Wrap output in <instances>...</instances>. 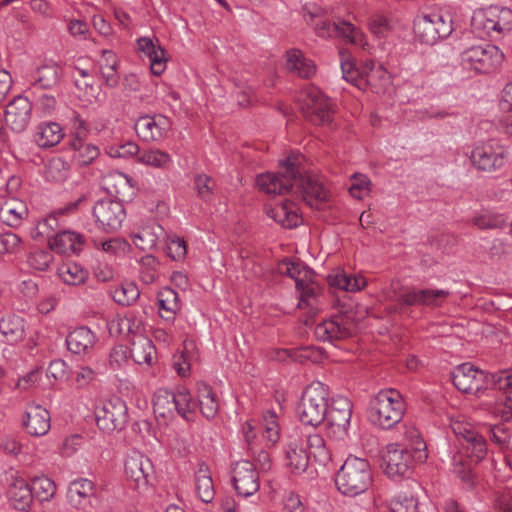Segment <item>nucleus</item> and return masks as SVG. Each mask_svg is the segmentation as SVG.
I'll list each match as a JSON object with an SVG mask.
<instances>
[{"label":"nucleus","instance_id":"obj_1","mask_svg":"<svg viewBox=\"0 0 512 512\" xmlns=\"http://www.w3.org/2000/svg\"><path fill=\"white\" fill-rule=\"evenodd\" d=\"M410 439L409 447L389 444L383 456L384 472L391 479L408 476L414 463H423L427 459L426 443L417 430L406 432Z\"/></svg>","mask_w":512,"mask_h":512},{"label":"nucleus","instance_id":"obj_2","mask_svg":"<svg viewBox=\"0 0 512 512\" xmlns=\"http://www.w3.org/2000/svg\"><path fill=\"white\" fill-rule=\"evenodd\" d=\"M342 78L361 91L385 93L391 84L389 72L379 63L366 60L360 67L352 60L341 61Z\"/></svg>","mask_w":512,"mask_h":512},{"label":"nucleus","instance_id":"obj_3","mask_svg":"<svg viewBox=\"0 0 512 512\" xmlns=\"http://www.w3.org/2000/svg\"><path fill=\"white\" fill-rule=\"evenodd\" d=\"M403 396L395 389H384L369 401L368 419L382 429H390L398 424L405 413Z\"/></svg>","mask_w":512,"mask_h":512},{"label":"nucleus","instance_id":"obj_4","mask_svg":"<svg viewBox=\"0 0 512 512\" xmlns=\"http://www.w3.org/2000/svg\"><path fill=\"white\" fill-rule=\"evenodd\" d=\"M373 481L369 462L350 455L344 461L336 475V486L340 493L354 497L367 491Z\"/></svg>","mask_w":512,"mask_h":512},{"label":"nucleus","instance_id":"obj_5","mask_svg":"<svg viewBox=\"0 0 512 512\" xmlns=\"http://www.w3.org/2000/svg\"><path fill=\"white\" fill-rule=\"evenodd\" d=\"M471 26L480 38L504 35L512 31V10L497 5L477 10L472 16Z\"/></svg>","mask_w":512,"mask_h":512},{"label":"nucleus","instance_id":"obj_6","mask_svg":"<svg viewBox=\"0 0 512 512\" xmlns=\"http://www.w3.org/2000/svg\"><path fill=\"white\" fill-rule=\"evenodd\" d=\"M328 396V387L322 382L314 381L308 385L296 408L300 421L310 426H317L324 422Z\"/></svg>","mask_w":512,"mask_h":512},{"label":"nucleus","instance_id":"obj_7","mask_svg":"<svg viewBox=\"0 0 512 512\" xmlns=\"http://www.w3.org/2000/svg\"><path fill=\"white\" fill-rule=\"evenodd\" d=\"M453 30L452 15L446 10L421 14L414 20L416 38L427 45H433L442 39L448 38Z\"/></svg>","mask_w":512,"mask_h":512},{"label":"nucleus","instance_id":"obj_8","mask_svg":"<svg viewBox=\"0 0 512 512\" xmlns=\"http://www.w3.org/2000/svg\"><path fill=\"white\" fill-rule=\"evenodd\" d=\"M460 59L466 69L478 73H490L502 64L504 53L495 45L479 44L464 49Z\"/></svg>","mask_w":512,"mask_h":512},{"label":"nucleus","instance_id":"obj_9","mask_svg":"<svg viewBox=\"0 0 512 512\" xmlns=\"http://www.w3.org/2000/svg\"><path fill=\"white\" fill-rule=\"evenodd\" d=\"M509 159V149L496 140L475 145L470 154L472 165L483 172L498 171L507 164Z\"/></svg>","mask_w":512,"mask_h":512},{"label":"nucleus","instance_id":"obj_10","mask_svg":"<svg viewBox=\"0 0 512 512\" xmlns=\"http://www.w3.org/2000/svg\"><path fill=\"white\" fill-rule=\"evenodd\" d=\"M450 427L471 460L479 462L485 459L488 453L486 440L472 424L461 416L450 417Z\"/></svg>","mask_w":512,"mask_h":512},{"label":"nucleus","instance_id":"obj_11","mask_svg":"<svg viewBox=\"0 0 512 512\" xmlns=\"http://www.w3.org/2000/svg\"><path fill=\"white\" fill-rule=\"evenodd\" d=\"M281 175L266 172L256 179L259 190L269 195H281L287 193L293 186L295 175L299 173L297 161L294 157H287L280 161Z\"/></svg>","mask_w":512,"mask_h":512},{"label":"nucleus","instance_id":"obj_12","mask_svg":"<svg viewBox=\"0 0 512 512\" xmlns=\"http://www.w3.org/2000/svg\"><path fill=\"white\" fill-rule=\"evenodd\" d=\"M153 474L151 460L139 451H132L124 460V475L131 489L138 494H145L150 487V477Z\"/></svg>","mask_w":512,"mask_h":512},{"label":"nucleus","instance_id":"obj_13","mask_svg":"<svg viewBox=\"0 0 512 512\" xmlns=\"http://www.w3.org/2000/svg\"><path fill=\"white\" fill-rule=\"evenodd\" d=\"M451 378L454 386L463 393L479 396L491 388L492 374H488L470 363H463L455 367L451 372Z\"/></svg>","mask_w":512,"mask_h":512},{"label":"nucleus","instance_id":"obj_14","mask_svg":"<svg viewBox=\"0 0 512 512\" xmlns=\"http://www.w3.org/2000/svg\"><path fill=\"white\" fill-rule=\"evenodd\" d=\"M278 271L295 281L296 288L300 292L299 305H310V299L314 297L317 288L313 281L314 271L298 260H283L278 264Z\"/></svg>","mask_w":512,"mask_h":512},{"label":"nucleus","instance_id":"obj_15","mask_svg":"<svg viewBox=\"0 0 512 512\" xmlns=\"http://www.w3.org/2000/svg\"><path fill=\"white\" fill-rule=\"evenodd\" d=\"M352 417V403L344 396H336L327 406L325 423L327 432L335 439H343L348 435Z\"/></svg>","mask_w":512,"mask_h":512},{"label":"nucleus","instance_id":"obj_16","mask_svg":"<svg viewBox=\"0 0 512 512\" xmlns=\"http://www.w3.org/2000/svg\"><path fill=\"white\" fill-rule=\"evenodd\" d=\"M302 108L309 120L317 125H328L333 119V103L318 88L308 87L301 95Z\"/></svg>","mask_w":512,"mask_h":512},{"label":"nucleus","instance_id":"obj_17","mask_svg":"<svg viewBox=\"0 0 512 512\" xmlns=\"http://www.w3.org/2000/svg\"><path fill=\"white\" fill-rule=\"evenodd\" d=\"M135 49L140 58L148 60L153 75L160 76L165 72L169 54L157 37H138L135 41Z\"/></svg>","mask_w":512,"mask_h":512},{"label":"nucleus","instance_id":"obj_18","mask_svg":"<svg viewBox=\"0 0 512 512\" xmlns=\"http://www.w3.org/2000/svg\"><path fill=\"white\" fill-rule=\"evenodd\" d=\"M134 129L144 142H161L171 130V121L162 114L142 115L136 119Z\"/></svg>","mask_w":512,"mask_h":512},{"label":"nucleus","instance_id":"obj_19","mask_svg":"<svg viewBox=\"0 0 512 512\" xmlns=\"http://www.w3.org/2000/svg\"><path fill=\"white\" fill-rule=\"evenodd\" d=\"M95 420L99 429L105 432L120 430L127 421V406L120 399L106 401L95 411Z\"/></svg>","mask_w":512,"mask_h":512},{"label":"nucleus","instance_id":"obj_20","mask_svg":"<svg viewBox=\"0 0 512 512\" xmlns=\"http://www.w3.org/2000/svg\"><path fill=\"white\" fill-rule=\"evenodd\" d=\"M293 182L301 192L303 200L312 208H319L329 198V191L323 179L316 174L305 173L302 175L299 172L295 175Z\"/></svg>","mask_w":512,"mask_h":512},{"label":"nucleus","instance_id":"obj_21","mask_svg":"<svg viewBox=\"0 0 512 512\" xmlns=\"http://www.w3.org/2000/svg\"><path fill=\"white\" fill-rule=\"evenodd\" d=\"M93 217L100 228L111 232L121 227L126 217V212L122 202L104 199L96 202L94 205Z\"/></svg>","mask_w":512,"mask_h":512},{"label":"nucleus","instance_id":"obj_22","mask_svg":"<svg viewBox=\"0 0 512 512\" xmlns=\"http://www.w3.org/2000/svg\"><path fill=\"white\" fill-rule=\"evenodd\" d=\"M33 103L25 95H18L8 103L5 110V123L15 133H21L29 126L32 114Z\"/></svg>","mask_w":512,"mask_h":512},{"label":"nucleus","instance_id":"obj_23","mask_svg":"<svg viewBox=\"0 0 512 512\" xmlns=\"http://www.w3.org/2000/svg\"><path fill=\"white\" fill-rule=\"evenodd\" d=\"M232 481L239 496L250 497L260 488L258 472L254 464L248 460H240L235 463Z\"/></svg>","mask_w":512,"mask_h":512},{"label":"nucleus","instance_id":"obj_24","mask_svg":"<svg viewBox=\"0 0 512 512\" xmlns=\"http://www.w3.org/2000/svg\"><path fill=\"white\" fill-rule=\"evenodd\" d=\"M491 388L504 391V396L495 405L494 412L502 420L512 418V368L492 373Z\"/></svg>","mask_w":512,"mask_h":512},{"label":"nucleus","instance_id":"obj_25","mask_svg":"<svg viewBox=\"0 0 512 512\" xmlns=\"http://www.w3.org/2000/svg\"><path fill=\"white\" fill-rule=\"evenodd\" d=\"M450 295L448 290L444 289H407L399 298L402 304L408 306H431L438 307L442 305L445 299Z\"/></svg>","mask_w":512,"mask_h":512},{"label":"nucleus","instance_id":"obj_26","mask_svg":"<svg viewBox=\"0 0 512 512\" xmlns=\"http://www.w3.org/2000/svg\"><path fill=\"white\" fill-rule=\"evenodd\" d=\"M23 427L33 437L46 435L51 428V417L47 409L41 405H28L24 418Z\"/></svg>","mask_w":512,"mask_h":512},{"label":"nucleus","instance_id":"obj_27","mask_svg":"<svg viewBox=\"0 0 512 512\" xmlns=\"http://www.w3.org/2000/svg\"><path fill=\"white\" fill-rule=\"evenodd\" d=\"M0 447L9 455L19 457L26 466H34L39 461L37 445L31 441H21L12 436L1 439Z\"/></svg>","mask_w":512,"mask_h":512},{"label":"nucleus","instance_id":"obj_28","mask_svg":"<svg viewBox=\"0 0 512 512\" xmlns=\"http://www.w3.org/2000/svg\"><path fill=\"white\" fill-rule=\"evenodd\" d=\"M7 499L15 510L29 511L33 504V493L29 482L20 476H12L7 488Z\"/></svg>","mask_w":512,"mask_h":512},{"label":"nucleus","instance_id":"obj_29","mask_svg":"<svg viewBox=\"0 0 512 512\" xmlns=\"http://www.w3.org/2000/svg\"><path fill=\"white\" fill-rule=\"evenodd\" d=\"M314 333L318 340L333 343L350 337L352 330L343 317L336 316L319 323Z\"/></svg>","mask_w":512,"mask_h":512},{"label":"nucleus","instance_id":"obj_30","mask_svg":"<svg viewBox=\"0 0 512 512\" xmlns=\"http://www.w3.org/2000/svg\"><path fill=\"white\" fill-rule=\"evenodd\" d=\"M98 338L96 334L86 326H80L72 330L66 337V345L70 352L78 355L90 354Z\"/></svg>","mask_w":512,"mask_h":512},{"label":"nucleus","instance_id":"obj_31","mask_svg":"<svg viewBox=\"0 0 512 512\" xmlns=\"http://www.w3.org/2000/svg\"><path fill=\"white\" fill-rule=\"evenodd\" d=\"M85 245L84 237L75 231L64 230L58 232L49 240L50 250L64 255L78 254Z\"/></svg>","mask_w":512,"mask_h":512},{"label":"nucleus","instance_id":"obj_32","mask_svg":"<svg viewBox=\"0 0 512 512\" xmlns=\"http://www.w3.org/2000/svg\"><path fill=\"white\" fill-rule=\"evenodd\" d=\"M27 216V204L19 198L9 197L0 203V220L7 226H20Z\"/></svg>","mask_w":512,"mask_h":512},{"label":"nucleus","instance_id":"obj_33","mask_svg":"<svg viewBox=\"0 0 512 512\" xmlns=\"http://www.w3.org/2000/svg\"><path fill=\"white\" fill-rule=\"evenodd\" d=\"M266 213L268 217L284 228L291 229L302 222V217L298 213L296 205L290 201H284L274 207L267 208Z\"/></svg>","mask_w":512,"mask_h":512},{"label":"nucleus","instance_id":"obj_34","mask_svg":"<svg viewBox=\"0 0 512 512\" xmlns=\"http://www.w3.org/2000/svg\"><path fill=\"white\" fill-rule=\"evenodd\" d=\"M130 356L138 365L151 366L156 359V348L147 336L137 335L130 348Z\"/></svg>","mask_w":512,"mask_h":512},{"label":"nucleus","instance_id":"obj_35","mask_svg":"<svg viewBox=\"0 0 512 512\" xmlns=\"http://www.w3.org/2000/svg\"><path fill=\"white\" fill-rule=\"evenodd\" d=\"M64 135L63 128L57 122H44L36 127L33 139L39 147L50 148L59 144Z\"/></svg>","mask_w":512,"mask_h":512},{"label":"nucleus","instance_id":"obj_36","mask_svg":"<svg viewBox=\"0 0 512 512\" xmlns=\"http://www.w3.org/2000/svg\"><path fill=\"white\" fill-rule=\"evenodd\" d=\"M118 65V57L112 50L104 49L101 51V58L97 63V71L109 87H115L119 82Z\"/></svg>","mask_w":512,"mask_h":512},{"label":"nucleus","instance_id":"obj_37","mask_svg":"<svg viewBox=\"0 0 512 512\" xmlns=\"http://www.w3.org/2000/svg\"><path fill=\"white\" fill-rule=\"evenodd\" d=\"M197 408L207 419H213L219 410V402L213 388L205 382L196 384Z\"/></svg>","mask_w":512,"mask_h":512},{"label":"nucleus","instance_id":"obj_38","mask_svg":"<svg viewBox=\"0 0 512 512\" xmlns=\"http://www.w3.org/2000/svg\"><path fill=\"white\" fill-rule=\"evenodd\" d=\"M329 284L347 292L361 291L367 285L366 278L361 274H348L343 270H335L328 276Z\"/></svg>","mask_w":512,"mask_h":512},{"label":"nucleus","instance_id":"obj_39","mask_svg":"<svg viewBox=\"0 0 512 512\" xmlns=\"http://www.w3.org/2000/svg\"><path fill=\"white\" fill-rule=\"evenodd\" d=\"M310 456L302 442L293 441L287 445L285 464L294 474H301L306 471L309 465Z\"/></svg>","mask_w":512,"mask_h":512},{"label":"nucleus","instance_id":"obj_40","mask_svg":"<svg viewBox=\"0 0 512 512\" xmlns=\"http://www.w3.org/2000/svg\"><path fill=\"white\" fill-rule=\"evenodd\" d=\"M159 316L167 323H173L180 310L179 295L171 288H163L157 294Z\"/></svg>","mask_w":512,"mask_h":512},{"label":"nucleus","instance_id":"obj_41","mask_svg":"<svg viewBox=\"0 0 512 512\" xmlns=\"http://www.w3.org/2000/svg\"><path fill=\"white\" fill-rule=\"evenodd\" d=\"M94 495V483L86 478L72 481L68 486L67 498L76 508H83Z\"/></svg>","mask_w":512,"mask_h":512},{"label":"nucleus","instance_id":"obj_42","mask_svg":"<svg viewBox=\"0 0 512 512\" xmlns=\"http://www.w3.org/2000/svg\"><path fill=\"white\" fill-rule=\"evenodd\" d=\"M195 492L197 497L206 504L215 498V487L208 466L200 464L194 474Z\"/></svg>","mask_w":512,"mask_h":512},{"label":"nucleus","instance_id":"obj_43","mask_svg":"<svg viewBox=\"0 0 512 512\" xmlns=\"http://www.w3.org/2000/svg\"><path fill=\"white\" fill-rule=\"evenodd\" d=\"M136 161L141 165L157 170H168L173 164L172 156L157 147L143 149Z\"/></svg>","mask_w":512,"mask_h":512},{"label":"nucleus","instance_id":"obj_44","mask_svg":"<svg viewBox=\"0 0 512 512\" xmlns=\"http://www.w3.org/2000/svg\"><path fill=\"white\" fill-rule=\"evenodd\" d=\"M286 68L302 78L315 74L316 67L312 60L306 58L298 49H291L286 54Z\"/></svg>","mask_w":512,"mask_h":512},{"label":"nucleus","instance_id":"obj_45","mask_svg":"<svg viewBox=\"0 0 512 512\" xmlns=\"http://www.w3.org/2000/svg\"><path fill=\"white\" fill-rule=\"evenodd\" d=\"M29 484L33 493V500L36 499L42 504L51 502L57 493L54 480L44 474L32 477Z\"/></svg>","mask_w":512,"mask_h":512},{"label":"nucleus","instance_id":"obj_46","mask_svg":"<svg viewBox=\"0 0 512 512\" xmlns=\"http://www.w3.org/2000/svg\"><path fill=\"white\" fill-rule=\"evenodd\" d=\"M0 333L8 342H17L25 335V319L11 313L0 319Z\"/></svg>","mask_w":512,"mask_h":512},{"label":"nucleus","instance_id":"obj_47","mask_svg":"<svg viewBox=\"0 0 512 512\" xmlns=\"http://www.w3.org/2000/svg\"><path fill=\"white\" fill-rule=\"evenodd\" d=\"M164 235V229L157 223L153 222L146 227H143L137 233L133 234V244L145 251L154 248L158 240Z\"/></svg>","mask_w":512,"mask_h":512},{"label":"nucleus","instance_id":"obj_48","mask_svg":"<svg viewBox=\"0 0 512 512\" xmlns=\"http://www.w3.org/2000/svg\"><path fill=\"white\" fill-rule=\"evenodd\" d=\"M62 76V67L55 62H49L36 70L34 83L41 88L49 89L55 87L60 82Z\"/></svg>","mask_w":512,"mask_h":512},{"label":"nucleus","instance_id":"obj_49","mask_svg":"<svg viewBox=\"0 0 512 512\" xmlns=\"http://www.w3.org/2000/svg\"><path fill=\"white\" fill-rule=\"evenodd\" d=\"M173 396L175 412L186 420H192L197 410V403L193 400L189 389L180 386L173 392Z\"/></svg>","mask_w":512,"mask_h":512},{"label":"nucleus","instance_id":"obj_50","mask_svg":"<svg viewBox=\"0 0 512 512\" xmlns=\"http://www.w3.org/2000/svg\"><path fill=\"white\" fill-rule=\"evenodd\" d=\"M173 392L160 388L153 397V411L155 417L163 420L170 419L175 414V404L173 402Z\"/></svg>","mask_w":512,"mask_h":512},{"label":"nucleus","instance_id":"obj_51","mask_svg":"<svg viewBox=\"0 0 512 512\" xmlns=\"http://www.w3.org/2000/svg\"><path fill=\"white\" fill-rule=\"evenodd\" d=\"M337 38L342 39L346 43L358 46L363 50L369 49V43L365 33L361 28L355 26L351 22L339 20Z\"/></svg>","mask_w":512,"mask_h":512},{"label":"nucleus","instance_id":"obj_52","mask_svg":"<svg viewBox=\"0 0 512 512\" xmlns=\"http://www.w3.org/2000/svg\"><path fill=\"white\" fill-rule=\"evenodd\" d=\"M58 277L67 285H81L88 278V271L80 264L68 261L57 268Z\"/></svg>","mask_w":512,"mask_h":512},{"label":"nucleus","instance_id":"obj_53","mask_svg":"<svg viewBox=\"0 0 512 512\" xmlns=\"http://www.w3.org/2000/svg\"><path fill=\"white\" fill-rule=\"evenodd\" d=\"M71 147L74 151V160L81 166L90 165L100 155L98 146L81 138H74L71 142Z\"/></svg>","mask_w":512,"mask_h":512},{"label":"nucleus","instance_id":"obj_54","mask_svg":"<svg viewBox=\"0 0 512 512\" xmlns=\"http://www.w3.org/2000/svg\"><path fill=\"white\" fill-rule=\"evenodd\" d=\"M306 445L309 449V456L313 457L316 462L326 465L331 460L330 450L320 434L313 433L307 435Z\"/></svg>","mask_w":512,"mask_h":512},{"label":"nucleus","instance_id":"obj_55","mask_svg":"<svg viewBox=\"0 0 512 512\" xmlns=\"http://www.w3.org/2000/svg\"><path fill=\"white\" fill-rule=\"evenodd\" d=\"M262 437L267 446L275 445L280 439V425L274 411L267 410L262 416Z\"/></svg>","mask_w":512,"mask_h":512},{"label":"nucleus","instance_id":"obj_56","mask_svg":"<svg viewBox=\"0 0 512 512\" xmlns=\"http://www.w3.org/2000/svg\"><path fill=\"white\" fill-rule=\"evenodd\" d=\"M114 301L122 306L132 305L140 296V290L134 282L125 281L111 290Z\"/></svg>","mask_w":512,"mask_h":512},{"label":"nucleus","instance_id":"obj_57","mask_svg":"<svg viewBox=\"0 0 512 512\" xmlns=\"http://www.w3.org/2000/svg\"><path fill=\"white\" fill-rule=\"evenodd\" d=\"M69 165L60 157L48 161L44 170V177L48 182L61 183L69 176Z\"/></svg>","mask_w":512,"mask_h":512},{"label":"nucleus","instance_id":"obj_58","mask_svg":"<svg viewBox=\"0 0 512 512\" xmlns=\"http://www.w3.org/2000/svg\"><path fill=\"white\" fill-rule=\"evenodd\" d=\"M102 184L109 194L119 195L128 187L129 178L122 172H110L103 177Z\"/></svg>","mask_w":512,"mask_h":512},{"label":"nucleus","instance_id":"obj_59","mask_svg":"<svg viewBox=\"0 0 512 512\" xmlns=\"http://www.w3.org/2000/svg\"><path fill=\"white\" fill-rule=\"evenodd\" d=\"M74 84L79 91V97L91 104L97 101L100 94V87L95 85L94 79H78L74 75Z\"/></svg>","mask_w":512,"mask_h":512},{"label":"nucleus","instance_id":"obj_60","mask_svg":"<svg viewBox=\"0 0 512 512\" xmlns=\"http://www.w3.org/2000/svg\"><path fill=\"white\" fill-rule=\"evenodd\" d=\"M54 261L53 254L49 249H37L32 251L27 258L29 267L36 271H46Z\"/></svg>","mask_w":512,"mask_h":512},{"label":"nucleus","instance_id":"obj_61","mask_svg":"<svg viewBox=\"0 0 512 512\" xmlns=\"http://www.w3.org/2000/svg\"><path fill=\"white\" fill-rule=\"evenodd\" d=\"M390 512H417V499L405 493L394 496L388 504Z\"/></svg>","mask_w":512,"mask_h":512},{"label":"nucleus","instance_id":"obj_62","mask_svg":"<svg viewBox=\"0 0 512 512\" xmlns=\"http://www.w3.org/2000/svg\"><path fill=\"white\" fill-rule=\"evenodd\" d=\"M158 261L152 255H146L140 260V277L145 284H151L157 279Z\"/></svg>","mask_w":512,"mask_h":512},{"label":"nucleus","instance_id":"obj_63","mask_svg":"<svg viewBox=\"0 0 512 512\" xmlns=\"http://www.w3.org/2000/svg\"><path fill=\"white\" fill-rule=\"evenodd\" d=\"M351 185L349 191L352 197L363 199L370 192L371 182L366 175L354 174L351 177Z\"/></svg>","mask_w":512,"mask_h":512},{"label":"nucleus","instance_id":"obj_64","mask_svg":"<svg viewBox=\"0 0 512 512\" xmlns=\"http://www.w3.org/2000/svg\"><path fill=\"white\" fill-rule=\"evenodd\" d=\"M166 250L167 255L175 261L183 260L187 253L184 239L176 235H172L167 238Z\"/></svg>","mask_w":512,"mask_h":512}]
</instances>
